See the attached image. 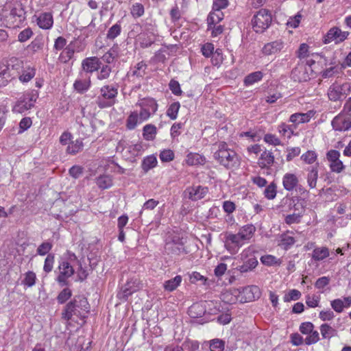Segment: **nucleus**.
<instances>
[{"label": "nucleus", "instance_id": "13", "mask_svg": "<svg viewBox=\"0 0 351 351\" xmlns=\"http://www.w3.org/2000/svg\"><path fill=\"white\" fill-rule=\"evenodd\" d=\"M60 274L57 277V281L61 286L67 284V279L74 274V269L67 261H62L59 265Z\"/></svg>", "mask_w": 351, "mask_h": 351}, {"label": "nucleus", "instance_id": "5", "mask_svg": "<svg viewBox=\"0 0 351 351\" xmlns=\"http://www.w3.org/2000/svg\"><path fill=\"white\" fill-rule=\"evenodd\" d=\"M100 95L97 97V104L101 108L112 106L114 104L118 94L117 89L113 86H104L100 89Z\"/></svg>", "mask_w": 351, "mask_h": 351}, {"label": "nucleus", "instance_id": "55", "mask_svg": "<svg viewBox=\"0 0 351 351\" xmlns=\"http://www.w3.org/2000/svg\"><path fill=\"white\" fill-rule=\"evenodd\" d=\"M71 295V291L69 288H65L58 294L57 300L58 303L63 304L67 301Z\"/></svg>", "mask_w": 351, "mask_h": 351}, {"label": "nucleus", "instance_id": "30", "mask_svg": "<svg viewBox=\"0 0 351 351\" xmlns=\"http://www.w3.org/2000/svg\"><path fill=\"white\" fill-rule=\"evenodd\" d=\"M330 250L326 247H316L312 252V258L316 261H321L328 257Z\"/></svg>", "mask_w": 351, "mask_h": 351}, {"label": "nucleus", "instance_id": "51", "mask_svg": "<svg viewBox=\"0 0 351 351\" xmlns=\"http://www.w3.org/2000/svg\"><path fill=\"white\" fill-rule=\"evenodd\" d=\"M99 72L97 73V79L99 80H104L108 79L111 73L112 69L111 67L108 65H103L100 66L99 69Z\"/></svg>", "mask_w": 351, "mask_h": 351}, {"label": "nucleus", "instance_id": "16", "mask_svg": "<svg viewBox=\"0 0 351 351\" xmlns=\"http://www.w3.org/2000/svg\"><path fill=\"white\" fill-rule=\"evenodd\" d=\"M208 192L207 187L199 185L188 187L184 191L188 198L192 201H197L204 198Z\"/></svg>", "mask_w": 351, "mask_h": 351}, {"label": "nucleus", "instance_id": "54", "mask_svg": "<svg viewBox=\"0 0 351 351\" xmlns=\"http://www.w3.org/2000/svg\"><path fill=\"white\" fill-rule=\"evenodd\" d=\"M214 45L210 43H206L204 44L201 47V51L202 55L206 58H210L215 52Z\"/></svg>", "mask_w": 351, "mask_h": 351}, {"label": "nucleus", "instance_id": "32", "mask_svg": "<svg viewBox=\"0 0 351 351\" xmlns=\"http://www.w3.org/2000/svg\"><path fill=\"white\" fill-rule=\"evenodd\" d=\"M182 278L181 276L178 275L173 278L165 281L163 287L165 291L172 292L177 289L181 284Z\"/></svg>", "mask_w": 351, "mask_h": 351}, {"label": "nucleus", "instance_id": "41", "mask_svg": "<svg viewBox=\"0 0 351 351\" xmlns=\"http://www.w3.org/2000/svg\"><path fill=\"white\" fill-rule=\"evenodd\" d=\"M36 74L35 69L32 67L28 66L25 68L21 75L19 76V80L23 83L29 82Z\"/></svg>", "mask_w": 351, "mask_h": 351}, {"label": "nucleus", "instance_id": "46", "mask_svg": "<svg viewBox=\"0 0 351 351\" xmlns=\"http://www.w3.org/2000/svg\"><path fill=\"white\" fill-rule=\"evenodd\" d=\"M180 108V104L178 101L172 103L167 110V115L171 119L175 120L178 117V113Z\"/></svg>", "mask_w": 351, "mask_h": 351}, {"label": "nucleus", "instance_id": "42", "mask_svg": "<svg viewBox=\"0 0 351 351\" xmlns=\"http://www.w3.org/2000/svg\"><path fill=\"white\" fill-rule=\"evenodd\" d=\"M157 159L153 156H148L145 158L142 162V168L145 171H148L151 169L155 167L157 165Z\"/></svg>", "mask_w": 351, "mask_h": 351}, {"label": "nucleus", "instance_id": "63", "mask_svg": "<svg viewBox=\"0 0 351 351\" xmlns=\"http://www.w3.org/2000/svg\"><path fill=\"white\" fill-rule=\"evenodd\" d=\"M330 305L332 309L338 313H340L343 311L344 302L342 299H335L331 301Z\"/></svg>", "mask_w": 351, "mask_h": 351}, {"label": "nucleus", "instance_id": "34", "mask_svg": "<svg viewBox=\"0 0 351 351\" xmlns=\"http://www.w3.org/2000/svg\"><path fill=\"white\" fill-rule=\"evenodd\" d=\"M83 146L82 139H77L74 141H71L69 144L66 148V152L69 154L75 155L82 150Z\"/></svg>", "mask_w": 351, "mask_h": 351}, {"label": "nucleus", "instance_id": "12", "mask_svg": "<svg viewBox=\"0 0 351 351\" xmlns=\"http://www.w3.org/2000/svg\"><path fill=\"white\" fill-rule=\"evenodd\" d=\"M165 251L171 255H180L184 251V243L182 239L175 236L171 240L167 241L165 244Z\"/></svg>", "mask_w": 351, "mask_h": 351}, {"label": "nucleus", "instance_id": "2", "mask_svg": "<svg viewBox=\"0 0 351 351\" xmlns=\"http://www.w3.org/2000/svg\"><path fill=\"white\" fill-rule=\"evenodd\" d=\"M214 157L220 165L227 169L238 167L240 164L237 153L233 149H230L224 142L219 143L218 149L215 152Z\"/></svg>", "mask_w": 351, "mask_h": 351}, {"label": "nucleus", "instance_id": "22", "mask_svg": "<svg viewBox=\"0 0 351 351\" xmlns=\"http://www.w3.org/2000/svg\"><path fill=\"white\" fill-rule=\"evenodd\" d=\"M299 182L298 178L294 173H287L282 178L284 189L288 191H293Z\"/></svg>", "mask_w": 351, "mask_h": 351}, {"label": "nucleus", "instance_id": "25", "mask_svg": "<svg viewBox=\"0 0 351 351\" xmlns=\"http://www.w3.org/2000/svg\"><path fill=\"white\" fill-rule=\"evenodd\" d=\"M292 75L295 80H298L300 82L307 81L309 79L306 67L302 64L298 65L293 69Z\"/></svg>", "mask_w": 351, "mask_h": 351}, {"label": "nucleus", "instance_id": "60", "mask_svg": "<svg viewBox=\"0 0 351 351\" xmlns=\"http://www.w3.org/2000/svg\"><path fill=\"white\" fill-rule=\"evenodd\" d=\"M265 196L269 199H272L276 195V186L275 184L271 183L268 185L264 191Z\"/></svg>", "mask_w": 351, "mask_h": 351}, {"label": "nucleus", "instance_id": "28", "mask_svg": "<svg viewBox=\"0 0 351 351\" xmlns=\"http://www.w3.org/2000/svg\"><path fill=\"white\" fill-rule=\"evenodd\" d=\"M224 14L221 11L212 10L207 17L208 29H211L213 25H217L223 20Z\"/></svg>", "mask_w": 351, "mask_h": 351}, {"label": "nucleus", "instance_id": "7", "mask_svg": "<svg viewBox=\"0 0 351 351\" xmlns=\"http://www.w3.org/2000/svg\"><path fill=\"white\" fill-rule=\"evenodd\" d=\"M243 244V241L237 234L226 233L224 246L231 254H237Z\"/></svg>", "mask_w": 351, "mask_h": 351}, {"label": "nucleus", "instance_id": "36", "mask_svg": "<svg viewBox=\"0 0 351 351\" xmlns=\"http://www.w3.org/2000/svg\"><path fill=\"white\" fill-rule=\"evenodd\" d=\"M73 43H71L69 45H67L64 49L63 52L60 54L59 59L62 62H67L69 60L72 58L73 54L75 51L74 47H73Z\"/></svg>", "mask_w": 351, "mask_h": 351}, {"label": "nucleus", "instance_id": "31", "mask_svg": "<svg viewBox=\"0 0 351 351\" xmlns=\"http://www.w3.org/2000/svg\"><path fill=\"white\" fill-rule=\"evenodd\" d=\"M256 231V228L252 225L248 224L243 226L239 229L237 234L243 241L249 240Z\"/></svg>", "mask_w": 351, "mask_h": 351}, {"label": "nucleus", "instance_id": "21", "mask_svg": "<svg viewBox=\"0 0 351 351\" xmlns=\"http://www.w3.org/2000/svg\"><path fill=\"white\" fill-rule=\"evenodd\" d=\"M37 24L41 29H51L53 24V19L52 14L50 12L41 13L37 18Z\"/></svg>", "mask_w": 351, "mask_h": 351}, {"label": "nucleus", "instance_id": "8", "mask_svg": "<svg viewBox=\"0 0 351 351\" xmlns=\"http://www.w3.org/2000/svg\"><path fill=\"white\" fill-rule=\"evenodd\" d=\"M36 101L33 95L25 94L21 97L12 108L14 113L23 114L34 106Z\"/></svg>", "mask_w": 351, "mask_h": 351}, {"label": "nucleus", "instance_id": "29", "mask_svg": "<svg viewBox=\"0 0 351 351\" xmlns=\"http://www.w3.org/2000/svg\"><path fill=\"white\" fill-rule=\"evenodd\" d=\"M10 15L14 18H19V21L25 18V10L21 2L15 1L10 7Z\"/></svg>", "mask_w": 351, "mask_h": 351}, {"label": "nucleus", "instance_id": "52", "mask_svg": "<svg viewBox=\"0 0 351 351\" xmlns=\"http://www.w3.org/2000/svg\"><path fill=\"white\" fill-rule=\"evenodd\" d=\"M301 297V293L297 289H291L285 295L283 300L285 302H289L292 300H298Z\"/></svg>", "mask_w": 351, "mask_h": 351}, {"label": "nucleus", "instance_id": "11", "mask_svg": "<svg viewBox=\"0 0 351 351\" xmlns=\"http://www.w3.org/2000/svg\"><path fill=\"white\" fill-rule=\"evenodd\" d=\"M101 62L97 57L93 56L84 59L82 61L80 73H85L91 77V74L99 71Z\"/></svg>", "mask_w": 351, "mask_h": 351}, {"label": "nucleus", "instance_id": "6", "mask_svg": "<svg viewBox=\"0 0 351 351\" xmlns=\"http://www.w3.org/2000/svg\"><path fill=\"white\" fill-rule=\"evenodd\" d=\"M350 91V86L348 83L339 84L334 82L328 89V99L332 101H337L346 97Z\"/></svg>", "mask_w": 351, "mask_h": 351}, {"label": "nucleus", "instance_id": "38", "mask_svg": "<svg viewBox=\"0 0 351 351\" xmlns=\"http://www.w3.org/2000/svg\"><path fill=\"white\" fill-rule=\"evenodd\" d=\"M320 332L324 339H330L337 335V330L328 324L321 325Z\"/></svg>", "mask_w": 351, "mask_h": 351}, {"label": "nucleus", "instance_id": "27", "mask_svg": "<svg viewBox=\"0 0 351 351\" xmlns=\"http://www.w3.org/2000/svg\"><path fill=\"white\" fill-rule=\"evenodd\" d=\"M12 69L8 66H3L0 70V88L8 84L12 78L13 74L11 73Z\"/></svg>", "mask_w": 351, "mask_h": 351}, {"label": "nucleus", "instance_id": "49", "mask_svg": "<svg viewBox=\"0 0 351 351\" xmlns=\"http://www.w3.org/2000/svg\"><path fill=\"white\" fill-rule=\"evenodd\" d=\"M144 6L139 3L133 4L130 9V13L132 16L135 19L142 16L144 14Z\"/></svg>", "mask_w": 351, "mask_h": 351}, {"label": "nucleus", "instance_id": "17", "mask_svg": "<svg viewBox=\"0 0 351 351\" xmlns=\"http://www.w3.org/2000/svg\"><path fill=\"white\" fill-rule=\"evenodd\" d=\"M90 84V76L80 72L77 78L73 84V87L78 93H82L89 89Z\"/></svg>", "mask_w": 351, "mask_h": 351}, {"label": "nucleus", "instance_id": "18", "mask_svg": "<svg viewBox=\"0 0 351 351\" xmlns=\"http://www.w3.org/2000/svg\"><path fill=\"white\" fill-rule=\"evenodd\" d=\"M285 43L281 40H276L268 43H266L263 49L262 53L265 56H270L272 54H276L281 51L284 48Z\"/></svg>", "mask_w": 351, "mask_h": 351}, {"label": "nucleus", "instance_id": "33", "mask_svg": "<svg viewBox=\"0 0 351 351\" xmlns=\"http://www.w3.org/2000/svg\"><path fill=\"white\" fill-rule=\"evenodd\" d=\"M295 126L282 123L278 127V131L282 136L290 138L294 134Z\"/></svg>", "mask_w": 351, "mask_h": 351}, {"label": "nucleus", "instance_id": "15", "mask_svg": "<svg viewBox=\"0 0 351 351\" xmlns=\"http://www.w3.org/2000/svg\"><path fill=\"white\" fill-rule=\"evenodd\" d=\"M250 252V250H243L240 254L241 259L243 261V264L239 267V270L241 273H245L254 269L258 265V261L254 255H251L246 261L248 257V254Z\"/></svg>", "mask_w": 351, "mask_h": 351}, {"label": "nucleus", "instance_id": "44", "mask_svg": "<svg viewBox=\"0 0 351 351\" xmlns=\"http://www.w3.org/2000/svg\"><path fill=\"white\" fill-rule=\"evenodd\" d=\"M147 64L144 62H138L132 71V75L137 77H143L146 73Z\"/></svg>", "mask_w": 351, "mask_h": 351}, {"label": "nucleus", "instance_id": "20", "mask_svg": "<svg viewBox=\"0 0 351 351\" xmlns=\"http://www.w3.org/2000/svg\"><path fill=\"white\" fill-rule=\"evenodd\" d=\"M318 165L319 163L316 162L315 166L310 167L306 169L307 174L306 179L308 187L311 189H315L317 186L318 180Z\"/></svg>", "mask_w": 351, "mask_h": 351}, {"label": "nucleus", "instance_id": "10", "mask_svg": "<svg viewBox=\"0 0 351 351\" xmlns=\"http://www.w3.org/2000/svg\"><path fill=\"white\" fill-rule=\"evenodd\" d=\"M340 152L335 149H330L326 154V158L330 162V168L332 172L341 173L345 168L343 162L339 159Z\"/></svg>", "mask_w": 351, "mask_h": 351}, {"label": "nucleus", "instance_id": "50", "mask_svg": "<svg viewBox=\"0 0 351 351\" xmlns=\"http://www.w3.org/2000/svg\"><path fill=\"white\" fill-rule=\"evenodd\" d=\"M210 351H223L225 342L219 339H214L209 342Z\"/></svg>", "mask_w": 351, "mask_h": 351}, {"label": "nucleus", "instance_id": "1", "mask_svg": "<svg viewBox=\"0 0 351 351\" xmlns=\"http://www.w3.org/2000/svg\"><path fill=\"white\" fill-rule=\"evenodd\" d=\"M261 296V291L258 287L256 285L247 286L241 290L234 289L232 292H227L223 294V299L227 300V302L241 303L251 302L255 300Z\"/></svg>", "mask_w": 351, "mask_h": 351}, {"label": "nucleus", "instance_id": "61", "mask_svg": "<svg viewBox=\"0 0 351 351\" xmlns=\"http://www.w3.org/2000/svg\"><path fill=\"white\" fill-rule=\"evenodd\" d=\"M264 141L265 143L274 146L281 145V141L272 134H266L264 136Z\"/></svg>", "mask_w": 351, "mask_h": 351}, {"label": "nucleus", "instance_id": "14", "mask_svg": "<svg viewBox=\"0 0 351 351\" xmlns=\"http://www.w3.org/2000/svg\"><path fill=\"white\" fill-rule=\"evenodd\" d=\"M348 35L349 32H342L339 27H335L331 28L324 36V43H330L334 41L335 43H339L345 40Z\"/></svg>", "mask_w": 351, "mask_h": 351}, {"label": "nucleus", "instance_id": "19", "mask_svg": "<svg viewBox=\"0 0 351 351\" xmlns=\"http://www.w3.org/2000/svg\"><path fill=\"white\" fill-rule=\"evenodd\" d=\"M315 115L313 110H308L305 113H294L289 117V122L294 124L295 128L298 125L308 123L311 119Z\"/></svg>", "mask_w": 351, "mask_h": 351}, {"label": "nucleus", "instance_id": "62", "mask_svg": "<svg viewBox=\"0 0 351 351\" xmlns=\"http://www.w3.org/2000/svg\"><path fill=\"white\" fill-rule=\"evenodd\" d=\"M51 247L52 245L50 243L44 242L37 248V254L40 256H45L51 250Z\"/></svg>", "mask_w": 351, "mask_h": 351}, {"label": "nucleus", "instance_id": "37", "mask_svg": "<svg viewBox=\"0 0 351 351\" xmlns=\"http://www.w3.org/2000/svg\"><path fill=\"white\" fill-rule=\"evenodd\" d=\"M157 130L155 125L147 124L143 128V137L147 141H152L155 138Z\"/></svg>", "mask_w": 351, "mask_h": 351}, {"label": "nucleus", "instance_id": "24", "mask_svg": "<svg viewBox=\"0 0 351 351\" xmlns=\"http://www.w3.org/2000/svg\"><path fill=\"white\" fill-rule=\"evenodd\" d=\"M274 162V156L273 153L269 151H265L261 154L258 163L261 168H268L273 165Z\"/></svg>", "mask_w": 351, "mask_h": 351}, {"label": "nucleus", "instance_id": "45", "mask_svg": "<svg viewBox=\"0 0 351 351\" xmlns=\"http://www.w3.org/2000/svg\"><path fill=\"white\" fill-rule=\"evenodd\" d=\"M24 278L22 280V284L28 287H31L36 284V276L34 271H29L24 275Z\"/></svg>", "mask_w": 351, "mask_h": 351}, {"label": "nucleus", "instance_id": "35", "mask_svg": "<svg viewBox=\"0 0 351 351\" xmlns=\"http://www.w3.org/2000/svg\"><path fill=\"white\" fill-rule=\"evenodd\" d=\"M97 185L101 189H106L112 186V179L110 176L103 175L97 178Z\"/></svg>", "mask_w": 351, "mask_h": 351}, {"label": "nucleus", "instance_id": "26", "mask_svg": "<svg viewBox=\"0 0 351 351\" xmlns=\"http://www.w3.org/2000/svg\"><path fill=\"white\" fill-rule=\"evenodd\" d=\"M136 105L140 107H143L152 114H154L158 109V104L156 101L153 98L149 97L140 99Z\"/></svg>", "mask_w": 351, "mask_h": 351}, {"label": "nucleus", "instance_id": "39", "mask_svg": "<svg viewBox=\"0 0 351 351\" xmlns=\"http://www.w3.org/2000/svg\"><path fill=\"white\" fill-rule=\"evenodd\" d=\"M263 77V74L261 71L253 72L247 75L244 80V84L246 86H250L254 83L261 80Z\"/></svg>", "mask_w": 351, "mask_h": 351}, {"label": "nucleus", "instance_id": "53", "mask_svg": "<svg viewBox=\"0 0 351 351\" xmlns=\"http://www.w3.org/2000/svg\"><path fill=\"white\" fill-rule=\"evenodd\" d=\"M223 60L222 51L217 49L211 56V62L214 66H219Z\"/></svg>", "mask_w": 351, "mask_h": 351}, {"label": "nucleus", "instance_id": "9", "mask_svg": "<svg viewBox=\"0 0 351 351\" xmlns=\"http://www.w3.org/2000/svg\"><path fill=\"white\" fill-rule=\"evenodd\" d=\"M334 130L338 131H346L351 128V113L341 112L332 121Z\"/></svg>", "mask_w": 351, "mask_h": 351}, {"label": "nucleus", "instance_id": "59", "mask_svg": "<svg viewBox=\"0 0 351 351\" xmlns=\"http://www.w3.org/2000/svg\"><path fill=\"white\" fill-rule=\"evenodd\" d=\"M69 175L75 178H79L84 173V168L80 165H74L69 169Z\"/></svg>", "mask_w": 351, "mask_h": 351}, {"label": "nucleus", "instance_id": "40", "mask_svg": "<svg viewBox=\"0 0 351 351\" xmlns=\"http://www.w3.org/2000/svg\"><path fill=\"white\" fill-rule=\"evenodd\" d=\"M300 159L305 164L312 165L317 162V154L315 151L308 150L301 156Z\"/></svg>", "mask_w": 351, "mask_h": 351}, {"label": "nucleus", "instance_id": "48", "mask_svg": "<svg viewBox=\"0 0 351 351\" xmlns=\"http://www.w3.org/2000/svg\"><path fill=\"white\" fill-rule=\"evenodd\" d=\"M121 32V25L117 23L108 29L106 37L109 40H114L115 38L120 35Z\"/></svg>", "mask_w": 351, "mask_h": 351}, {"label": "nucleus", "instance_id": "4", "mask_svg": "<svg viewBox=\"0 0 351 351\" xmlns=\"http://www.w3.org/2000/svg\"><path fill=\"white\" fill-rule=\"evenodd\" d=\"M271 12L266 9H261L252 19V28L256 33H263L271 25Z\"/></svg>", "mask_w": 351, "mask_h": 351}, {"label": "nucleus", "instance_id": "3", "mask_svg": "<svg viewBox=\"0 0 351 351\" xmlns=\"http://www.w3.org/2000/svg\"><path fill=\"white\" fill-rule=\"evenodd\" d=\"M89 304L85 298L80 296L75 297L64 307L62 313V318L69 321L73 315H80L82 311L87 313L89 311Z\"/></svg>", "mask_w": 351, "mask_h": 351}, {"label": "nucleus", "instance_id": "43", "mask_svg": "<svg viewBox=\"0 0 351 351\" xmlns=\"http://www.w3.org/2000/svg\"><path fill=\"white\" fill-rule=\"evenodd\" d=\"M138 114L137 112H132L128 117L126 122V126L129 130H133L138 123H140Z\"/></svg>", "mask_w": 351, "mask_h": 351}, {"label": "nucleus", "instance_id": "23", "mask_svg": "<svg viewBox=\"0 0 351 351\" xmlns=\"http://www.w3.org/2000/svg\"><path fill=\"white\" fill-rule=\"evenodd\" d=\"M206 160V158L197 153H189L187 154L185 162L189 166L202 165H204Z\"/></svg>", "mask_w": 351, "mask_h": 351}, {"label": "nucleus", "instance_id": "56", "mask_svg": "<svg viewBox=\"0 0 351 351\" xmlns=\"http://www.w3.org/2000/svg\"><path fill=\"white\" fill-rule=\"evenodd\" d=\"M319 340V335L317 330H312L304 339L306 345H311L317 343Z\"/></svg>", "mask_w": 351, "mask_h": 351}, {"label": "nucleus", "instance_id": "57", "mask_svg": "<svg viewBox=\"0 0 351 351\" xmlns=\"http://www.w3.org/2000/svg\"><path fill=\"white\" fill-rule=\"evenodd\" d=\"M54 255L51 254H48L47 256L46 257L43 267V270L46 273H49L50 271H52L54 263Z\"/></svg>", "mask_w": 351, "mask_h": 351}, {"label": "nucleus", "instance_id": "64", "mask_svg": "<svg viewBox=\"0 0 351 351\" xmlns=\"http://www.w3.org/2000/svg\"><path fill=\"white\" fill-rule=\"evenodd\" d=\"M32 35L33 32L32 29L30 28H26L19 33L18 40L21 43H24L29 40Z\"/></svg>", "mask_w": 351, "mask_h": 351}, {"label": "nucleus", "instance_id": "58", "mask_svg": "<svg viewBox=\"0 0 351 351\" xmlns=\"http://www.w3.org/2000/svg\"><path fill=\"white\" fill-rule=\"evenodd\" d=\"M261 261L263 264L268 266L280 265V261L272 255H266L261 257Z\"/></svg>", "mask_w": 351, "mask_h": 351}, {"label": "nucleus", "instance_id": "47", "mask_svg": "<svg viewBox=\"0 0 351 351\" xmlns=\"http://www.w3.org/2000/svg\"><path fill=\"white\" fill-rule=\"evenodd\" d=\"M189 315L191 317H201L205 312L202 306L199 304H195L189 308Z\"/></svg>", "mask_w": 351, "mask_h": 351}]
</instances>
